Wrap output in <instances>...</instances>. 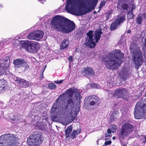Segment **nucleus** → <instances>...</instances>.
Here are the masks:
<instances>
[{
  "label": "nucleus",
  "instance_id": "obj_1",
  "mask_svg": "<svg viewBox=\"0 0 146 146\" xmlns=\"http://www.w3.org/2000/svg\"><path fill=\"white\" fill-rule=\"evenodd\" d=\"M64 96L70 98L68 101V104H72L73 100L80 99V94L78 90H74L71 88L67 90L65 93L60 95L56 100L51 110L52 113L56 116L64 114L66 108V106L60 104V103H61L62 100L64 98Z\"/></svg>",
  "mask_w": 146,
  "mask_h": 146
},
{
  "label": "nucleus",
  "instance_id": "obj_2",
  "mask_svg": "<svg viewBox=\"0 0 146 146\" xmlns=\"http://www.w3.org/2000/svg\"><path fill=\"white\" fill-rule=\"evenodd\" d=\"M50 23L52 29L65 33L72 32L75 27V25L73 21L58 15L55 16Z\"/></svg>",
  "mask_w": 146,
  "mask_h": 146
},
{
  "label": "nucleus",
  "instance_id": "obj_3",
  "mask_svg": "<svg viewBox=\"0 0 146 146\" xmlns=\"http://www.w3.org/2000/svg\"><path fill=\"white\" fill-rule=\"evenodd\" d=\"M97 1L98 0H67L65 8L68 12L80 16L82 14L79 11L80 9L86 6L90 7Z\"/></svg>",
  "mask_w": 146,
  "mask_h": 146
},
{
  "label": "nucleus",
  "instance_id": "obj_4",
  "mask_svg": "<svg viewBox=\"0 0 146 146\" xmlns=\"http://www.w3.org/2000/svg\"><path fill=\"white\" fill-rule=\"evenodd\" d=\"M124 56L123 54L121 52L120 50H117L110 53L106 58H103V60L106 67L111 69L120 65Z\"/></svg>",
  "mask_w": 146,
  "mask_h": 146
},
{
  "label": "nucleus",
  "instance_id": "obj_5",
  "mask_svg": "<svg viewBox=\"0 0 146 146\" xmlns=\"http://www.w3.org/2000/svg\"><path fill=\"white\" fill-rule=\"evenodd\" d=\"M133 60L137 67L139 68L143 62V57L140 48L134 44H131L130 47Z\"/></svg>",
  "mask_w": 146,
  "mask_h": 146
},
{
  "label": "nucleus",
  "instance_id": "obj_6",
  "mask_svg": "<svg viewBox=\"0 0 146 146\" xmlns=\"http://www.w3.org/2000/svg\"><path fill=\"white\" fill-rule=\"evenodd\" d=\"M102 32L100 30H97L95 32L94 35H93V31H89L87 33V37L86 40L84 44L90 48H94L96 44V43L100 39Z\"/></svg>",
  "mask_w": 146,
  "mask_h": 146
},
{
  "label": "nucleus",
  "instance_id": "obj_7",
  "mask_svg": "<svg viewBox=\"0 0 146 146\" xmlns=\"http://www.w3.org/2000/svg\"><path fill=\"white\" fill-rule=\"evenodd\" d=\"M135 118L139 119L145 118L146 116V102L141 100L138 102L134 109Z\"/></svg>",
  "mask_w": 146,
  "mask_h": 146
},
{
  "label": "nucleus",
  "instance_id": "obj_8",
  "mask_svg": "<svg viewBox=\"0 0 146 146\" xmlns=\"http://www.w3.org/2000/svg\"><path fill=\"white\" fill-rule=\"evenodd\" d=\"M133 126L128 123L122 125L118 135L119 139L121 140L127 137L133 131Z\"/></svg>",
  "mask_w": 146,
  "mask_h": 146
},
{
  "label": "nucleus",
  "instance_id": "obj_9",
  "mask_svg": "<svg viewBox=\"0 0 146 146\" xmlns=\"http://www.w3.org/2000/svg\"><path fill=\"white\" fill-rule=\"evenodd\" d=\"M42 138L40 133L34 134L31 135L27 139V143L30 146H38L41 144Z\"/></svg>",
  "mask_w": 146,
  "mask_h": 146
},
{
  "label": "nucleus",
  "instance_id": "obj_10",
  "mask_svg": "<svg viewBox=\"0 0 146 146\" xmlns=\"http://www.w3.org/2000/svg\"><path fill=\"white\" fill-rule=\"evenodd\" d=\"M2 137L6 138V141L5 142L6 146H17L16 142L17 139L14 134H4L0 137V139Z\"/></svg>",
  "mask_w": 146,
  "mask_h": 146
},
{
  "label": "nucleus",
  "instance_id": "obj_11",
  "mask_svg": "<svg viewBox=\"0 0 146 146\" xmlns=\"http://www.w3.org/2000/svg\"><path fill=\"white\" fill-rule=\"evenodd\" d=\"M23 47L27 51L30 52H36L38 50V43L36 42H29L27 44H23Z\"/></svg>",
  "mask_w": 146,
  "mask_h": 146
},
{
  "label": "nucleus",
  "instance_id": "obj_12",
  "mask_svg": "<svg viewBox=\"0 0 146 146\" xmlns=\"http://www.w3.org/2000/svg\"><path fill=\"white\" fill-rule=\"evenodd\" d=\"M15 67L21 68L23 70H27L29 67L27 62L22 59L17 58L13 61Z\"/></svg>",
  "mask_w": 146,
  "mask_h": 146
},
{
  "label": "nucleus",
  "instance_id": "obj_13",
  "mask_svg": "<svg viewBox=\"0 0 146 146\" xmlns=\"http://www.w3.org/2000/svg\"><path fill=\"white\" fill-rule=\"evenodd\" d=\"M125 17L123 15L118 16L114 22L112 23L110 27L111 30H115L117 28L118 26L125 20Z\"/></svg>",
  "mask_w": 146,
  "mask_h": 146
},
{
  "label": "nucleus",
  "instance_id": "obj_14",
  "mask_svg": "<svg viewBox=\"0 0 146 146\" xmlns=\"http://www.w3.org/2000/svg\"><path fill=\"white\" fill-rule=\"evenodd\" d=\"M128 94V91L124 88H118L115 91L114 96L124 98Z\"/></svg>",
  "mask_w": 146,
  "mask_h": 146
},
{
  "label": "nucleus",
  "instance_id": "obj_15",
  "mask_svg": "<svg viewBox=\"0 0 146 146\" xmlns=\"http://www.w3.org/2000/svg\"><path fill=\"white\" fill-rule=\"evenodd\" d=\"M9 60L7 58L0 60V76L3 74L8 68Z\"/></svg>",
  "mask_w": 146,
  "mask_h": 146
},
{
  "label": "nucleus",
  "instance_id": "obj_16",
  "mask_svg": "<svg viewBox=\"0 0 146 146\" xmlns=\"http://www.w3.org/2000/svg\"><path fill=\"white\" fill-rule=\"evenodd\" d=\"M117 128L116 126L115 125H112L110 126L109 128L108 129L107 133L105 134L106 137H111L112 136L111 132L114 133L116 131Z\"/></svg>",
  "mask_w": 146,
  "mask_h": 146
},
{
  "label": "nucleus",
  "instance_id": "obj_17",
  "mask_svg": "<svg viewBox=\"0 0 146 146\" xmlns=\"http://www.w3.org/2000/svg\"><path fill=\"white\" fill-rule=\"evenodd\" d=\"M83 72L85 73L86 76L88 75L92 76L94 74V72L93 69L89 67L84 68H83Z\"/></svg>",
  "mask_w": 146,
  "mask_h": 146
},
{
  "label": "nucleus",
  "instance_id": "obj_18",
  "mask_svg": "<svg viewBox=\"0 0 146 146\" xmlns=\"http://www.w3.org/2000/svg\"><path fill=\"white\" fill-rule=\"evenodd\" d=\"M36 40H39L42 38L44 36V33L43 31L38 30L35 31Z\"/></svg>",
  "mask_w": 146,
  "mask_h": 146
},
{
  "label": "nucleus",
  "instance_id": "obj_19",
  "mask_svg": "<svg viewBox=\"0 0 146 146\" xmlns=\"http://www.w3.org/2000/svg\"><path fill=\"white\" fill-rule=\"evenodd\" d=\"M18 85L21 87L26 88L29 85V82L24 79H21Z\"/></svg>",
  "mask_w": 146,
  "mask_h": 146
},
{
  "label": "nucleus",
  "instance_id": "obj_20",
  "mask_svg": "<svg viewBox=\"0 0 146 146\" xmlns=\"http://www.w3.org/2000/svg\"><path fill=\"white\" fill-rule=\"evenodd\" d=\"M6 81L3 79L0 80V93L3 92L4 88L7 85Z\"/></svg>",
  "mask_w": 146,
  "mask_h": 146
},
{
  "label": "nucleus",
  "instance_id": "obj_21",
  "mask_svg": "<svg viewBox=\"0 0 146 146\" xmlns=\"http://www.w3.org/2000/svg\"><path fill=\"white\" fill-rule=\"evenodd\" d=\"M69 44V41L68 40L64 39L61 42L60 45V50H63L66 48L68 46Z\"/></svg>",
  "mask_w": 146,
  "mask_h": 146
},
{
  "label": "nucleus",
  "instance_id": "obj_22",
  "mask_svg": "<svg viewBox=\"0 0 146 146\" xmlns=\"http://www.w3.org/2000/svg\"><path fill=\"white\" fill-rule=\"evenodd\" d=\"M72 127L71 125L68 126L65 130V134L66 138L67 139L70 137V134L72 132Z\"/></svg>",
  "mask_w": 146,
  "mask_h": 146
},
{
  "label": "nucleus",
  "instance_id": "obj_23",
  "mask_svg": "<svg viewBox=\"0 0 146 146\" xmlns=\"http://www.w3.org/2000/svg\"><path fill=\"white\" fill-rule=\"evenodd\" d=\"M143 15V16H142L143 18H142L141 16L139 15L137 18L136 21L138 24L140 25L141 24L142 20L145 19L146 17L145 14H144Z\"/></svg>",
  "mask_w": 146,
  "mask_h": 146
},
{
  "label": "nucleus",
  "instance_id": "obj_24",
  "mask_svg": "<svg viewBox=\"0 0 146 146\" xmlns=\"http://www.w3.org/2000/svg\"><path fill=\"white\" fill-rule=\"evenodd\" d=\"M77 115V113L76 111L73 110L71 111V112L69 114L68 116L72 117L71 119L73 121L76 117Z\"/></svg>",
  "mask_w": 146,
  "mask_h": 146
},
{
  "label": "nucleus",
  "instance_id": "obj_25",
  "mask_svg": "<svg viewBox=\"0 0 146 146\" xmlns=\"http://www.w3.org/2000/svg\"><path fill=\"white\" fill-rule=\"evenodd\" d=\"M80 132L81 130L80 129H78L77 130H74L71 135V137L72 139H74L76 135L80 133Z\"/></svg>",
  "mask_w": 146,
  "mask_h": 146
},
{
  "label": "nucleus",
  "instance_id": "obj_26",
  "mask_svg": "<svg viewBox=\"0 0 146 146\" xmlns=\"http://www.w3.org/2000/svg\"><path fill=\"white\" fill-rule=\"evenodd\" d=\"M27 39L30 40H36L35 31L31 32L30 34H29L27 36Z\"/></svg>",
  "mask_w": 146,
  "mask_h": 146
},
{
  "label": "nucleus",
  "instance_id": "obj_27",
  "mask_svg": "<svg viewBox=\"0 0 146 146\" xmlns=\"http://www.w3.org/2000/svg\"><path fill=\"white\" fill-rule=\"evenodd\" d=\"M119 116V113L117 112L113 113L111 115L110 119L112 121L113 120L115 119H116Z\"/></svg>",
  "mask_w": 146,
  "mask_h": 146
},
{
  "label": "nucleus",
  "instance_id": "obj_28",
  "mask_svg": "<svg viewBox=\"0 0 146 146\" xmlns=\"http://www.w3.org/2000/svg\"><path fill=\"white\" fill-rule=\"evenodd\" d=\"M99 104V102L96 99H94L90 102L89 104L91 106H93L95 105L98 106Z\"/></svg>",
  "mask_w": 146,
  "mask_h": 146
},
{
  "label": "nucleus",
  "instance_id": "obj_29",
  "mask_svg": "<svg viewBox=\"0 0 146 146\" xmlns=\"http://www.w3.org/2000/svg\"><path fill=\"white\" fill-rule=\"evenodd\" d=\"M127 17L128 19H132L134 17V15L133 13V12L131 11L128 12Z\"/></svg>",
  "mask_w": 146,
  "mask_h": 146
},
{
  "label": "nucleus",
  "instance_id": "obj_30",
  "mask_svg": "<svg viewBox=\"0 0 146 146\" xmlns=\"http://www.w3.org/2000/svg\"><path fill=\"white\" fill-rule=\"evenodd\" d=\"M48 87L50 89L54 90L56 88V86L54 83H50L48 85Z\"/></svg>",
  "mask_w": 146,
  "mask_h": 146
},
{
  "label": "nucleus",
  "instance_id": "obj_31",
  "mask_svg": "<svg viewBox=\"0 0 146 146\" xmlns=\"http://www.w3.org/2000/svg\"><path fill=\"white\" fill-rule=\"evenodd\" d=\"M12 77L13 80L16 81L17 83V84H18L19 82V81H20L21 79L18 77H16L14 75L12 76Z\"/></svg>",
  "mask_w": 146,
  "mask_h": 146
},
{
  "label": "nucleus",
  "instance_id": "obj_32",
  "mask_svg": "<svg viewBox=\"0 0 146 146\" xmlns=\"http://www.w3.org/2000/svg\"><path fill=\"white\" fill-rule=\"evenodd\" d=\"M91 86L92 87L94 88L98 89L100 88V86L96 84H91Z\"/></svg>",
  "mask_w": 146,
  "mask_h": 146
},
{
  "label": "nucleus",
  "instance_id": "obj_33",
  "mask_svg": "<svg viewBox=\"0 0 146 146\" xmlns=\"http://www.w3.org/2000/svg\"><path fill=\"white\" fill-rule=\"evenodd\" d=\"M141 138L143 143H146V137L144 136H141Z\"/></svg>",
  "mask_w": 146,
  "mask_h": 146
},
{
  "label": "nucleus",
  "instance_id": "obj_34",
  "mask_svg": "<svg viewBox=\"0 0 146 146\" xmlns=\"http://www.w3.org/2000/svg\"><path fill=\"white\" fill-rule=\"evenodd\" d=\"M122 7L123 10L127 9L128 8V5L127 4L124 3L122 5Z\"/></svg>",
  "mask_w": 146,
  "mask_h": 146
},
{
  "label": "nucleus",
  "instance_id": "obj_35",
  "mask_svg": "<svg viewBox=\"0 0 146 146\" xmlns=\"http://www.w3.org/2000/svg\"><path fill=\"white\" fill-rule=\"evenodd\" d=\"M106 4V2L105 1H102L101 3H100V8H102L103 7V6H104L105 4Z\"/></svg>",
  "mask_w": 146,
  "mask_h": 146
},
{
  "label": "nucleus",
  "instance_id": "obj_36",
  "mask_svg": "<svg viewBox=\"0 0 146 146\" xmlns=\"http://www.w3.org/2000/svg\"><path fill=\"white\" fill-rule=\"evenodd\" d=\"M106 16L107 19H108L110 18L111 17V15L110 13H107L106 14Z\"/></svg>",
  "mask_w": 146,
  "mask_h": 146
},
{
  "label": "nucleus",
  "instance_id": "obj_37",
  "mask_svg": "<svg viewBox=\"0 0 146 146\" xmlns=\"http://www.w3.org/2000/svg\"><path fill=\"white\" fill-rule=\"evenodd\" d=\"M63 80H56V81H54V82L55 83H56V84H61L63 81Z\"/></svg>",
  "mask_w": 146,
  "mask_h": 146
},
{
  "label": "nucleus",
  "instance_id": "obj_38",
  "mask_svg": "<svg viewBox=\"0 0 146 146\" xmlns=\"http://www.w3.org/2000/svg\"><path fill=\"white\" fill-rule=\"evenodd\" d=\"M111 142L110 141H106L105 143L104 144L105 145H109L111 144Z\"/></svg>",
  "mask_w": 146,
  "mask_h": 146
},
{
  "label": "nucleus",
  "instance_id": "obj_39",
  "mask_svg": "<svg viewBox=\"0 0 146 146\" xmlns=\"http://www.w3.org/2000/svg\"><path fill=\"white\" fill-rule=\"evenodd\" d=\"M135 8V6L134 5H132L131 8V11L133 12V10Z\"/></svg>",
  "mask_w": 146,
  "mask_h": 146
},
{
  "label": "nucleus",
  "instance_id": "obj_40",
  "mask_svg": "<svg viewBox=\"0 0 146 146\" xmlns=\"http://www.w3.org/2000/svg\"><path fill=\"white\" fill-rule=\"evenodd\" d=\"M72 56H70L68 58V60L70 62H71L72 60Z\"/></svg>",
  "mask_w": 146,
  "mask_h": 146
},
{
  "label": "nucleus",
  "instance_id": "obj_41",
  "mask_svg": "<svg viewBox=\"0 0 146 146\" xmlns=\"http://www.w3.org/2000/svg\"><path fill=\"white\" fill-rule=\"evenodd\" d=\"M127 77H128V76L127 75H126V76H125L124 77L123 76V78L124 80H126Z\"/></svg>",
  "mask_w": 146,
  "mask_h": 146
},
{
  "label": "nucleus",
  "instance_id": "obj_42",
  "mask_svg": "<svg viewBox=\"0 0 146 146\" xmlns=\"http://www.w3.org/2000/svg\"><path fill=\"white\" fill-rule=\"evenodd\" d=\"M120 4H119V3H118L117 4V8H120Z\"/></svg>",
  "mask_w": 146,
  "mask_h": 146
},
{
  "label": "nucleus",
  "instance_id": "obj_43",
  "mask_svg": "<svg viewBox=\"0 0 146 146\" xmlns=\"http://www.w3.org/2000/svg\"><path fill=\"white\" fill-rule=\"evenodd\" d=\"M3 143L2 141H0V146H3Z\"/></svg>",
  "mask_w": 146,
  "mask_h": 146
},
{
  "label": "nucleus",
  "instance_id": "obj_44",
  "mask_svg": "<svg viewBox=\"0 0 146 146\" xmlns=\"http://www.w3.org/2000/svg\"><path fill=\"white\" fill-rule=\"evenodd\" d=\"M44 71L43 70L41 72V74L42 75V76H43V73H44Z\"/></svg>",
  "mask_w": 146,
  "mask_h": 146
},
{
  "label": "nucleus",
  "instance_id": "obj_45",
  "mask_svg": "<svg viewBox=\"0 0 146 146\" xmlns=\"http://www.w3.org/2000/svg\"><path fill=\"white\" fill-rule=\"evenodd\" d=\"M0 44H2V45H3L4 44V43L3 42L0 41Z\"/></svg>",
  "mask_w": 146,
  "mask_h": 146
},
{
  "label": "nucleus",
  "instance_id": "obj_46",
  "mask_svg": "<svg viewBox=\"0 0 146 146\" xmlns=\"http://www.w3.org/2000/svg\"><path fill=\"white\" fill-rule=\"evenodd\" d=\"M130 32H131V31H130V30H128L127 31V33H130Z\"/></svg>",
  "mask_w": 146,
  "mask_h": 146
},
{
  "label": "nucleus",
  "instance_id": "obj_47",
  "mask_svg": "<svg viewBox=\"0 0 146 146\" xmlns=\"http://www.w3.org/2000/svg\"><path fill=\"white\" fill-rule=\"evenodd\" d=\"M46 65H45V66L44 67V69H43V70H45V68H46Z\"/></svg>",
  "mask_w": 146,
  "mask_h": 146
},
{
  "label": "nucleus",
  "instance_id": "obj_48",
  "mask_svg": "<svg viewBox=\"0 0 146 146\" xmlns=\"http://www.w3.org/2000/svg\"><path fill=\"white\" fill-rule=\"evenodd\" d=\"M115 138V137H112V139H113V140H114Z\"/></svg>",
  "mask_w": 146,
  "mask_h": 146
},
{
  "label": "nucleus",
  "instance_id": "obj_49",
  "mask_svg": "<svg viewBox=\"0 0 146 146\" xmlns=\"http://www.w3.org/2000/svg\"><path fill=\"white\" fill-rule=\"evenodd\" d=\"M91 98V96H89L88 97V98Z\"/></svg>",
  "mask_w": 146,
  "mask_h": 146
},
{
  "label": "nucleus",
  "instance_id": "obj_50",
  "mask_svg": "<svg viewBox=\"0 0 146 146\" xmlns=\"http://www.w3.org/2000/svg\"><path fill=\"white\" fill-rule=\"evenodd\" d=\"M20 121H22L21 120H20Z\"/></svg>",
  "mask_w": 146,
  "mask_h": 146
},
{
  "label": "nucleus",
  "instance_id": "obj_51",
  "mask_svg": "<svg viewBox=\"0 0 146 146\" xmlns=\"http://www.w3.org/2000/svg\"><path fill=\"white\" fill-rule=\"evenodd\" d=\"M0 6H1V7H2V5H0Z\"/></svg>",
  "mask_w": 146,
  "mask_h": 146
},
{
  "label": "nucleus",
  "instance_id": "obj_52",
  "mask_svg": "<svg viewBox=\"0 0 146 146\" xmlns=\"http://www.w3.org/2000/svg\"><path fill=\"white\" fill-rule=\"evenodd\" d=\"M19 119H18V121H19Z\"/></svg>",
  "mask_w": 146,
  "mask_h": 146
}]
</instances>
